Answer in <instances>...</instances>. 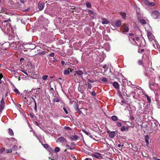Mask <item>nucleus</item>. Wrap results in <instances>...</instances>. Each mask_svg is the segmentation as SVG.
Returning a JSON list of instances; mask_svg holds the SVG:
<instances>
[{"mask_svg":"<svg viewBox=\"0 0 160 160\" xmlns=\"http://www.w3.org/2000/svg\"><path fill=\"white\" fill-rule=\"evenodd\" d=\"M22 99L24 102L27 105H30L32 102L35 101L34 99L31 96H28L27 97H23Z\"/></svg>","mask_w":160,"mask_h":160,"instance_id":"nucleus-1","label":"nucleus"},{"mask_svg":"<svg viewBox=\"0 0 160 160\" xmlns=\"http://www.w3.org/2000/svg\"><path fill=\"white\" fill-rule=\"evenodd\" d=\"M151 16L153 18L157 19L160 16V13L158 11L154 10L152 12Z\"/></svg>","mask_w":160,"mask_h":160,"instance_id":"nucleus-2","label":"nucleus"},{"mask_svg":"<svg viewBox=\"0 0 160 160\" xmlns=\"http://www.w3.org/2000/svg\"><path fill=\"white\" fill-rule=\"evenodd\" d=\"M75 144L73 142H68L66 145V147L68 149L72 150L74 148Z\"/></svg>","mask_w":160,"mask_h":160,"instance_id":"nucleus-3","label":"nucleus"},{"mask_svg":"<svg viewBox=\"0 0 160 160\" xmlns=\"http://www.w3.org/2000/svg\"><path fill=\"white\" fill-rule=\"evenodd\" d=\"M147 36L148 39L150 41H152L154 38V36L152 35V33L149 31H147Z\"/></svg>","mask_w":160,"mask_h":160,"instance_id":"nucleus-4","label":"nucleus"},{"mask_svg":"<svg viewBox=\"0 0 160 160\" xmlns=\"http://www.w3.org/2000/svg\"><path fill=\"white\" fill-rule=\"evenodd\" d=\"M5 102L4 101L3 98H2L0 101V112H2L4 108Z\"/></svg>","mask_w":160,"mask_h":160,"instance_id":"nucleus-5","label":"nucleus"},{"mask_svg":"<svg viewBox=\"0 0 160 160\" xmlns=\"http://www.w3.org/2000/svg\"><path fill=\"white\" fill-rule=\"evenodd\" d=\"M122 28L124 32H127L129 31V28L128 25L124 23L122 25Z\"/></svg>","mask_w":160,"mask_h":160,"instance_id":"nucleus-6","label":"nucleus"},{"mask_svg":"<svg viewBox=\"0 0 160 160\" xmlns=\"http://www.w3.org/2000/svg\"><path fill=\"white\" fill-rule=\"evenodd\" d=\"M92 156L99 159H101L102 158V154L98 153H96L95 154H93Z\"/></svg>","mask_w":160,"mask_h":160,"instance_id":"nucleus-7","label":"nucleus"},{"mask_svg":"<svg viewBox=\"0 0 160 160\" xmlns=\"http://www.w3.org/2000/svg\"><path fill=\"white\" fill-rule=\"evenodd\" d=\"M44 3H41L40 2L38 3V8L39 11H41L44 8Z\"/></svg>","mask_w":160,"mask_h":160,"instance_id":"nucleus-8","label":"nucleus"},{"mask_svg":"<svg viewBox=\"0 0 160 160\" xmlns=\"http://www.w3.org/2000/svg\"><path fill=\"white\" fill-rule=\"evenodd\" d=\"M60 98L58 96H55L52 99V102H59L60 101Z\"/></svg>","mask_w":160,"mask_h":160,"instance_id":"nucleus-9","label":"nucleus"},{"mask_svg":"<svg viewBox=\"0 0 160 160\" xmlns=\"http://www.w3.org/2000/svg\"><path fill=\"white\" fill-rule=\"evenodd\" d=\"M70 71L71 72H72V70L70 69L69 68H68L67 69L65 70L63 72V74L65 75H68L70 73Z\"/></svg>","mask_w":160,"mask_h":160,"instance_id":"nucleus-10","label":"nucleus"},{"mask_svg":"<svg viewBox=\"0 0 160 160\" xmlns=\"http://www.w3.org/2000/svg\"><path fill=\"white\" fill-rule=\"evenodd\" d=\"M46 53V52L45 51H43L42 52H38L35 55L36 56L39 57L40 55H44Z\"/></svg>","mask_w":160,"mask_h":160,"instance_id":"nucleus-11","label":"nucleus"},{"mask_svg":"<svg viewBox=\"0 0 160 160\" xmlns=\"http://www.w3.org/2000/svg\"><path fill=\"white\" fill-rule=\"evenodd\" d=\"M75 72L78 75L80 76H81L83 74V72L80 69L76 71Z\"/></svg>","mask_w":160,"mask_h":160,"instance_id":"nucleus-12","label":"nucleus"},{"mask_svg":"<svg viewBox=\"0 0 160 160\" xmlns=\"http://www.w3.org/2000/svg\"><path fill=\"white\" fill-rule=\"evenodd\" d=\"M116 132L115 131H112L110 132L109 133V136L110 138H112L115 137V133Z\"/></svg>","mask_w":160,"mask_h":160,"instance_id":"nucleus-13","label":"nucleus"},{"mask_svg":"<svg viewBox=\"0 0 160 160\" xmlns=\"http://www.w3.org/2000/svg\"><path fill=\"white\" fill-rule=\"evenodd\" d=\"M102 23L103 24H107L109 23V21L105 18H103L102 19Z\"/></svg>","mask_w":160,"mask_h":160,"instance_id":"nucleus-14","label":"nucleus"},{"mask_svg":"<svg viewBox=\"0 0 160 160\" xmlns=\"http://www.w3.org/2000/svg\"><path fill=\"white\" fill-rule=\"evenodd\" d=\"M155 85V83L154 82L150 83H149V87L151 90H152L154 89Z\"/></svg>","mask_w":160,"mask_h":160,"instance_id":"nucleus-15","label":"nucleus"},{"mask_svg":"<svg viewBox=\"0 0 160 160\" xmlns=\"http://www.w3.org/2000/svg\"><path fill=\"white\" fill-rule=\"evenodd\" d=\"M113 86L116 89H118L119 87V85L117 82H114L113 83Z\"/></svg>","mask_w":160,"mask_h":160,"instance_id":"nucleus-16","label":"nucleus"},{"mask_svg":"<svg viewBox=\"0 0 160 160\" xmlns=\"http://www.w3.org/2000/svg\"><path fill=\"white\" fill-rule=\"evenodd\" d=\"M115 25L118 27H120L121 25V22L120 20H118L116 22Z\"/></svg>","mask_w":160,"mask_h":160,"instance_id":"nucleus-17","label":"nucleus"},{"mask_svg":"<svg viewBox=\"0 0 160 160\" xmlns=\"http://www.w3.org/2000/svg\"><path fill=\"white\" fill-rule=\"evenodd\" d=\"M149 139V137L148 135H145V142L146 143L147 145L149 144L148 139Z\"/></svg>","mask_w":160,"mask_h":160,"instance_id":"nucleus-18","label":"nucleus"},{"mask_svg":"<svg viewBox=\"0 0 160 160\" xmlns=\"http://www.w3.org/2000/svg\"><path fill=\"white\" fill-rule=\"evenodd\" d=\"M139 22L142 25H145L147 22L144 19H141L139 20Z\"/></svg>","mask_w":160,"mask_h":160,"instance_id":"nucleus-19","label":"nucleus"},{"mask_svg":"<svg viewBox=\"0 0 160 160\" xmlns=\"http://www.w3.org/2000/svg\"><path fill=\"white\" fill-rule=\"evenodd\" d=\"M70 138L71 140L74 141L78 138V137L77 135H75L72 136H71Z\"/></svg>","mask_w":160,"mask_h":160,"instance_id":"nucleus-20","label":"nucleus"},{"mask_svg":"<svg viewBox=\"0 0 160 160\" xmlns=\"http://www.w3.org/2000/svg\"><path fill=\"white\" fill-rule=\"evenodd\" d=\"M88 12L89 14L91 17H94V12L90 10H88Z\"/></svg>","mask_w":160,"mask_h":160,"instance_id":"nucleus-21","label":"nucleus"},{"mask_svg":"<svg viewBox=\"0 0 160 160\" xmlns=\"http://www.w3.org/2000/svg\"><path fill=\"white\" fill-rule=\"evenodd\" d=\"M58 140L60 142H64V141L66 140L65 138L62 137L59 138L58 139Z\"/></svg>","mask_w":160,"mask_h":160,"instance_id":"nucleus-22","label":"nucleus"},{"mask_svg":"<svg viewBox=\"0 0 160 160\" xmlns=\"http://www.w3.org/2000/svg\"><path fill=\"white\" fill-rule=\"evenodd\" d=\"M8 131L9 134L11 136H13V135H14V133L13 132V131L10 128H9L8 129Z\"/></svg>","mask_w":160,"mask_h":160,"instance_id":"nucleus-23","label":"nucleus"},{"mask_svg":"<svg viewBox=\"0 0 160 160\" xmlns=\"http://www.w3.org/2000/svg\"><path fill=\"white\" fill-rule=\"evenodd\" d=\"M111 118L113 121H116L118 119L117 117L115 116H112L111 117Z\"/></svg>","mask_w":160,"mask_h":160,"instance_id":"nucleus-24","label":"nucleus"},{"mask_svg":"<svg viewBox=\"0 0 160 160\" xmlns=\"http://www.w3.org/2000/svg\"><path fill=\"white\" fill-rule=\"evenodd\" d=\"M16 106L17 108L20 111H22V109L21 107V105L20 104H17Z\"/></svg>","mask_w":160,"mask_h":160,"instance_id":"nucleus-25","label":"nucleus"},{"mask_svg":"<svg viewBox=\"0 0 160 160\" xmlns=\"http://www.w3.org/2000/svg\"><path fill=\"white\" fill-rule=\"evenodd\" d=\"M145 96L147 98V101L149 103H150L151 101V99L149 97V96L147 94H145Z\"/></svg>","mask_w":160,"mask_h":160,"instance_id":"nucleus-26","label":"nucleus"},{"mask_svg":"<svg viewBox=\"0 0 160 160\" xmlns=\"http://www.w3.org/2000/svg\"><path fill=\"white\" fill-rule=\"evenodd\" d=\"M43 146L44 148H49L52 151V149L50 147H49V145L47 144H44L43 145Z\"/></svg>","mask_w":160,"mask_h":160,"instance_id":"nucleus-27","label":"nucleus"},{"mask_svg":"<svg viewBox=\"0 0 160 160\" xmlns=\"http://www.w3.org/2000/svg\"><path fill=\"white\" fill-rule=\"evenodd\" d=\"M126 13L125 12H122L121 14V16H122V18L123 19H125L126 18Z\"/></svg>","mask_w":160,"mask_h":160,"instance_id":"nucleus-28","label":"nucleus"},{"mask_svg":"<svg viewBox=\"0 0 160 160\" xmlns=\"http://www.w3.org/2000/svg\"><path fill=\"white\" fill-rule=\"evenodd\" d=\"M86 7L88 8H90L91 7V3L88 2H86Z\"/></svg>","mask_w":160,"mask_h":160,"instance_id":"nucleus-29","label":"nucleus"},{"mask_svg":"<svg viewBox=\"0 0 160 160\" xmlns=\"http://www.w3.org/2000/svg\"><path fill=\"white\" fill-rule=\"evenodd\" d=\"M82 131L87 135L89 136V135L90 134V133L88 132V131L86 130L85 129H82Z\"/></svg>","mask_w":160,"mask_h":160,"instance_id":"nucleus-30","label":"nucleus"},{"mask_svg":"<svg viewBox=\"0 0 160 160\" xmlns=\"http://www.w3.org/2000/svg\"><path fill=\"white\" fill-rule=\"evenodd\" d=\"M60 151V149L58 147H56L54 149V151L56 152H58Z\"/></svg>","mask_w":160,"mask_h":160,"instance_id":"nucleus-31","label":"nucleus"},{"mask_svg":"<svg viewBox=\"0 0 160 160\" xmlns=\"http://www.w3.org/2000/svg\"><path fill=\"white\" fill-rule=\"evenodd\" d=\"M74 78H75L76 79H75V82H78V77L76 75V73H75L74 74Z\"/></svg>","mask_w":160,"mask_h":160,"instance_id":"nucleus-32","label":"nucleus"},{"mask_svg":"<svg viewBox=\"0 0 160 160\" xmlns=\"http://www.w3.org/2000/svg\"><path fill=\"white\" fill-rule=\"evenodd\" d=\"M63 109L66 114H67L68 113V112L67 110V108L65 107H63Z\"/></svg>","mask_w":160,"mask_h":160,"instance_id":"nucleus-33","label":"nucleus"},{"mask_svg":"<svg viewBox=\"0 0 160 160\" xmlns=\"http://www.w3.org/2000/svg\"><path fill=\"white\" fill-rule=\"evenodd\" d=\"M102 81L104 82H107L108 81L107 79L104 77H103L102 79H100Z\"/></svg>","mask_w":160,"mask_h":160,"instance_id":"nucleus-34","label":"nucleus"},{"mask_svg":"<svg viewBox=\"0 0 160 160\" xmlns=\"http://www.w3.org/2000/svg\"><path fill=\"white\" fill-rule=\"evenodd\" d=\"M144 75L146 76H148L149 75V73L148 72V69L147 70L146 69L145 70V71L144 72Z\"/></svg>","mask_w":160,"mask_h":160,"instance_id":"nucleus-35","label":"nucleus"},{"mask_svg":"<svg viewBox=\"0 0 160 160\" xmlns=\"http://www.w3.org/2000/svg\"><path fill=\"white\" fill-rule=\"evenodd\" d=\"M132 40L134 41L136 40L137 41H138L140 40V38L138 37H136L135 38H133Z\"/></svg>","mask_w":160,"mask_h":160,"instance_id":"nucleus-36","label":"nucleus"},{"mask_svg":"<svg viewBox=\"0 0 160 160\" xmlns=\"http://www.w3.org/2000/svg\"><path fill=\"white\" fill-rule=\"evenodd\" d=\"M138 64L140 65H143V63L142 60H139L138 61Z\"/></svg>","mask_w":160,"mask_h":160,"instance_id":"nucleus-37","label":"nucleus"},{"mask_svg":"<svg viewBox=\"0 0 160 160\" xmlns=\"http://www.w3.org/2000/svg\"><path fill=\"white\" fill-rule=\"evenodd\" d=\"M14 91L16 92V93H17V94H19L20 93V92H19V91L17 89V88H15L14 89Z\"/></svg>","mask_w":160,"mask_h":160,"instance_id":"nucleus-38","label":"nucleus"},{"mask_svg":"<svg viewBox=\"0 0 160 160\" xmlns=\"http://www.w3.org/2000/svg\"><path fill=\"white\" fill-rule=\"evenodd\" d=\"M155 5V3L153 2H149V3L148 4V5L151 6H154Z\"/></svg>","mask_w":160,"mask_h":160,"instance_id":"nucleus-39","label":"nucleus"},{"mask_svg":"<svg viewBox=\"0 0 160 160\" xmlns=\"http://www.w3.org/2000/svg\"><path fill=\"white\" fill-rule=\"evenodd\" d=\"M144 51H145V50L144 49H142L141 50H138V52H139L140 53H142V52H144Z\"/></svg>","mask_w":160,"mask_h":160,"instance_id":"nucleus-40","label":"nucleus"},{"mask_svg":"<svg viewBox=\"0 0 160 160\" xmlns=\"http://www.w3.org/2000/svg\"><path fill=\"white\" fill-rule=\"evenodd\" d=\"M48 77V75H45V76H42V79L43 80H45L47 79Z\"/></svg>","mask_w":160,"mask_h":160,"instance_id":"nucleus-41","label":"nucleus"},{"mask_svg":"<svg viewBox=\"0 0 160 160\" xmlns=\"http://www.w3.org/2000/svg\"><path fill=\"white\" fill-rule=\"evenodd\" d=\"M126 130V128L125 126H123L121 129V130L122 132H124Z\"/></svg>","mask_w":160,"mask_h":160,"instance_id":"nucleus-42","label":"nucleus"},{"mask_svg":"<svg viewBox=\"0 0 160 160\" xmlns=\"http://www.w3.org/2000/svg\"><path fill=\"white\" fill-rule=\"evenodd\" d=\"M144 2L145 4L148 5L149 2L148 0H144Z\"/></svg>","mask_w":160,"mask_h":160,"instance_id":"nucleus-43","label":"nucleus"},{"mask_svg":"<svg viewBox=\"0 0 160 160\" xmlns=\"http://www.w3.org/2000/svg\"><path fill=\"white\" fill-rule=\"evenodd\" d=\"M88 88L89 89H91L92 87V86L91 84L89 83H88Z\"/></svg>","mask_w":160,"mask_h":160,"instance_id":"nucleus-44","label":"nucleus"},{"mask_svg":"<svg viewBox=\"0 0 160 160\" xmlns=\"http://www.w3.org/2000/svg\"><path fill=\"white\" fill-rule=\"evenodd\" d=\"M49 56L50 57H54V53L53 52L50 54L49 55Z\"/></svg>","mask_w":160,"mask_h":160,"instance_id":"nucleus-45","label":"nucleus"},{"mask_svg":"<svg viewBox=\"0 0 160 160\" xmlns=\"http://www.w3.org/2000/svg\"><path fill=\"white\" fill-rule=\"evenodd\" d=\"M117 126L118 127H121L122 126V124L120 122H118L117 123Z\"/></svg>","mask_w":160,"mask_h":160,"instance_id":"nucleus-46","label":"nucleus"},{"mask_svg":"<svg viewBox=\"0 0 160 160\" xmlns=\"http://www.w3.org/2000/svg\"><path fill=\"white\" fill-rule=\"evenodd\" d=\"M5 151V148H1L0 152H3L4 151Z\"/></svg>","mask_w":160,"mask_h":160,"instance_id":"nucleus-47","label":"nucleus"},{"mask_svg":"<svg viewBox=\"0 0 160 160\" xmlns=\"http://www.w3.org/2000/svg\"><path fill=\"white\" fill-rule=\"evenodd\" d=\"M35 104V106H34V109L35 110L36 112H37V104L36 102V101H35L34 102Z\"/></svg>","mask_w":160,"mask_h":160,"instance_id":"nucleus-48","label":"nucleus"},{"mask_svg":"<svg viewBox=\"0 0 160 160\" xmlns=\"http://www.w3.org/2000/svg\"><path fill=\"white\" fill-rule=\"evenodd\" d=\"M3 78V75L2 74L0 75V84H2V82L1 80V79Z\"/></svg>","mask_w":160,"mask_h":160,"instance_id":"nucleus-49","label":"nucleus"},{"mask_svg":"<svg viewBox=\"0 0 160 160\" xmlns=\"http://www.w3.org/2000/svg\"><path fill=\"white\" fill-rule=\"evenodd\" d=\"M130 119L132 120H133L134 119V118L133 117L132 115H130Z\"/></svg>","mask_w":160,"mask_h":160,"instance_id":"nucleus-50","label":"nucleus"},{"mask_svg":"<svg viewBox=\"0 0 160 160\" xmlns=\"http://www.w3.org/2000/svg\"><path fill=\"white\" fill-rule=\"evenodd\" d=\"M91 94L93 96H95L96 95V93L94 92H91Z\"/></svg>","mask_w":160,"mask_h":160,"instance_id":"nucleus-51","label":"nucleus"},{"mask_svg":"<svg viewBox=\"0 0 160 160\" xmlns=\"http://www.w3.org/2000/svg\"><path fill=\"white\" fill-rule=\"evenodd\" d=\"M88 80L90 82L93 83L94 82V81L92 80H90L89 79H88Z\"/></svg>","mask_w":160,"mask_h":160,"instance_id":"nucleus-52","label":"nucleus"},{"mask_svg":"<svg viewBox=\"0 0 160 160\" xmlns=\"http://www.w3.org/2000/svg\"><path fill=\"white\" fill-rule=\"evenodd\" d=\"M65 129L67 130L71 129V128L69 127L68 126H65Z\"/></svg>","mask_w":160,"mask_h":160,"instance_id":"nucleus-53","label":"nucleus"},{"mask_svg":"<svg viewBox=\"0 0 160 160\" xmlns=\"http://www.w3.org/2000/svg\"><path fill=\"white\" fill-rule=\"evenodd\" d=\"M61 63L62 65V66H64V65L65 64V62L63 61H62L61 62Z\"/></svg>","mask_w":160,"mask_h":160,"instance_id":"nucleus-54","label":"nucleus"},{"mask_svg":"<svg viewBox=\"0 0 160 160\" xmlns=\"http://www.w3.org/2000/svg\"><path fill=\"white\" fill-rule=\"evenodd\" d=\"M78 90V91H80L82 93L83 92V90L81 88H80L79 90V89Z\"/></svg>","mask_w":160,"mask_h":160,"instance_id":"nucleus-55","label":"nucleus"},{"mask_svg":"<svg viewBox=\"0 0 160 160\" xmlns=\"http://www.w3.org/2000/svg\"><path fill=\"white\" fill-rule=\"evenodd\" d=\"M77 112L79 113V114H80L81 113H82V112L79 109L77 111Z\"/></svg>","mask_w":160,"mask_h":160,"instance_id":"nucleus-56","label":"nucleus"},{"mask_svg":"<svg viewBox=\"0 0 160 160\" xmlns=\"http://www.w3.org/2000/svg\"><path fill=\"white\" fill-rule=\"evenodd\" d=\"M111 132L110 131V130L108 129V128H107V132L108 133V134H109V133H110V132Z\"/></svg>","mask_w":160,"mask_h":160,"instance_id":"nucleus-57","label":"nucleus"},{"mask_svg":"<svg viewBox=\"0 0 160 160\" xmlns=\"http://www.w3.org/2000/svg\"><path fill=\"white\" fill-rule=\"evenodd\" d=\"M12 148H14V149H17L18 148V147L16 145H14L12 147Z\"/></svg>","mask_w":160,"mask_h":160,"instance_id":"nucleus-58","label":"nucleus"},{"mask_svg":"<svg viewBox=\"0 0 160 160\" xmlns=\"http://www.w3.org/2000/svg\"><path fill=\"white\" fill-rule=\"evenodd\" d=\"M8 152H7V153H10L12 152V150L11 149H9L7 150Z\"/></svg>","mask_w":160,"mask_h":160,"instance_id":"nucleus-59","label":"nucleus"},{"mask_svg":"<svg viewBox=\"0 0 160 160\" xmlns=\"http://www.w3.org/2000/svg\"><path fill=\"white\" fill-rule=\"evenodd\" d=\"M75 109L76 111H77L78 110H79V108L77 106V107L75 108Z\"/></svg>","mask_w":160,"mask_h":160,"instance_id":"nucleus-60","label":"nucleus"},{"mask_svg":"<svg viewBox=\"0 0 160 160\" xmlns=\"http://www.w3.org/2000/svg\"><path fill=\"white\" fill-rule=\"evenodd\" d=\"M20 0V2L22 3H24V2H25V0Z\"/></svg>","mask_w":160,"mask_h":160,"instance_id":"nucleus-61","label":"nucleus"},{"mask_svg":"<svg viewBox=\"0 0 160 160\" xmlns=\"http://www.w3.org/2000/svg\"><path fill=\"white\" fill-rule=\"evenodd\" d=\"M129 35L130 36H132L134 35V34L132 33H129Z\"/></svg>","mask_w":160,"mask_h":160,"instance_id":"nucleus-62","label":"nucleus"},{"mask_svg":"<svg viewBox=\"0 0 160 160\" xmlns=\"http://www.w3.org/2000/svg\"><path fill=\"white\" fill-rule=\"evenodd\" d=\"M153 159L155 160H160V159L157 158L156 157H153Z\"/></svg>","mask_w":160,"mask_h":160,"instance_id":"nucleus-63","label":"nucleus"},{"mask_svg":"<svg viewBox=\"0 0 160 160\" xmlns=\"http://www.w3.org/2000/svg\"><path fill=\"white\" fill-rule=\"evenodd\" d=\"M24 73H25V74H26V75H28V74H27V73L25 72V71H22Z\"/></svg>","mask_w":160,"mask_h":160,"instance_id":"nucleus-64","label":"nucleus"}]
</instances>
